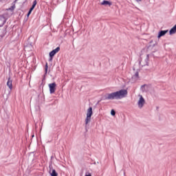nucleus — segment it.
<instances>
[{
	"label": "nucleus",
	"mask_w": 176,
	"mask_h": 176,
	"mask_svg": "<svg viewBox=\"0 0 176 176\" xmlns=\"http://www.w3.org/2000/svg\"><path fill=\"white\" fill-rule=\"evenodd\" d=\"M128 91L126 89H121L113 93L107 94L105 96L106 100H122L127 97Z\"/></svg>",
	"instance_id": "f257e3e1"
},
{
	"label": "nucleus",
	"mask_w": 176,
	"mask_h": 176,
	"mask_svg": "<svg viewBox=\"0 0 176 176\" xmlns=\"http://www.w3.org/2000/svg\"><path fill=\"white\" fill-rule=\"evenodd\" d=\"M91 116H93V107H89L87 110L86 118L85 120L86 126L91 122Z\"/></svg>",
	"instance_id": "f03ea898"
},
{
	"label": "nucleus",
	"mask_w": 176,
	"mask_h": 176,
	"mask_svg": "<svg viewBox=\"0 0 176 176\" xmlns=\"http://www.w3.org/2000/svg\"><path fill=\"white\" fill-rule=\"evenodd\" d=\"M138 97L139 99L138 100V108H140V109H141L145 105V99L144 98L142 95H139Z\"/></svg>",
	"instance_id": "7ed1b4c3"
},
{
	"label": "nucleus",
	"mask_w": 176,
	"mask_h": 176,
	"mask_svg": "<svg viewBox=\"0 0 176 176\" xmlns=\"http://www.w3.org/2000/svg\"><path fill=\"white\" fill-rule=\"evenodd\" d=\"M48 87L50 89V94H54V93H56V87H57L56 82L49 84Z\"/></svg>",
	"instance_id": "20e7f679"
},
{
	"label": "nucleus",
	"mask_w": 176,
	"mask_h": 176,
	"mask_svg": "<svg viewBox=\"0 0 176 176\" xmlns=\"http://www.w3.org/2000/svg\"><path fill=\"white\" fill-rule=\"evenodd\" d=\"M60 52V47H57L55 50H53L50 53V56L51 57L50 60H52V58L54 57V56Z\"/></svg>",
	"instance_id": "39448f33"
},
{
	"label": "nucleus",
	"mask_w": 176,
	"mask_h": 176,
	"mask_svg": "<svg viewBox=\"0 0 176 176\" xmlns=\"http://www.w3.org/2000/svg\"><path fill=\"white\" fill-rule=\"evenodd\" d=\"M141 90L143 91V93H148L149 90H151V87L148 85H144L141 87Z\"/></svg>",
	"instance_id": "423d86ee"
},
{
	"label": "nucleus",
	"mask_w": 176,
	"mask_h": 176,
	"mask_svg": "<svg viewBox=\"0 0 176 176\" xmlns=\"http://www.w3.org/2000/svg\"><path fill=\"white\" fill-rule=\"evenodd\" d=\"M13 80L10 77L8 78V82H7V86L9 87L10 90H12L13 89Z\"/></svg>",
	"instance_id": "0eeeda50"
},
{
	"label": "nucleus",
	"mask_w": 176,
	"mask_h": 176,
	"mask_svg": "<svg viewBox=\"0 0 176 176\" xmlns=\"http://www.w3.org/2000/svg\"><path fill=\"white\" fill-rule=\"evenodd\" d=\"M167 32H168V30H162L159 32L157 38H162V36H164V35H166L167 34Z\"/></svg>",
	"instance_id": "6e6552de"
},
{
	"label": "nucleus",
	"mask_w": 176,
	"mask_h": 176,
	"mask_svg": "<svg viewBox=\"0 0 176 176\" xmlns=\"http://www.w3.org/2000/svg\"><path fill=\"white\" fill-rule=\"evenodd\" d=\"M101 5L103 6H111L112 5V2L108 1L107 0H104L102 3Z\"/></svg>",
	"instance_id": "1a4fd4ad"
},
{
	"label": "nucleus",
	"mask_w": 176,
	"mask_h": 176,
	"mask_svg": "<svg viewBox=\"0 0 176 176\" xmlns=\"http://www.w3.org/2000/svg\"><path fill=\"white\" fill-rule=\"evenodd\" d=\"M35 6H36V0H35L33 2V5L32 6V8H30L29 12L28 13V16H30L31 14V12H32V10H34V9L35 8Z\"/></svg>",
	"instance_id": "9d476101"
},
{
	"label": "nucleus",
	"mask_w": 176,
	"mask_h": 176,
	"mask_svg": "<svg viewBox=\"0 0 176 176\" xmlns=\"http://www.w3.org/2000/svg\"><path fill=\"white\" fill-rule=\"evenodd\" d=\"M138 78H139L138 72H136V73L135 74V75H133V76H132V79L134 80V82L138 80Z\"/></svg>",
	"instance_id": "9b49d317"
},
{
	"label": "nucleus",
	"mask_w": 176,
	"mask_h": 176,
	"mask_svg": "<svg viewBox=\"0 0 176 176\" xmlns=\"http://www.w3.org/2000/svg\"><path fill=\"white\" fill-rule=\"evenodd\" d=\"M50 174L51 176H58V174L57 172H56V170L52 169V171L50 172Z\"/></svg>",
	"instance_id": "f8f14e48"
},
{
	"label": "nucleus",
	"mask_w": 176,
	"mask_h": 176,
	"mask_svg": "<svg viewBox=\"0 0 176 176\" xmlns=\"http://www.w3.org/2000/svg\"><path fill=\"white\" fill-rule=\"evenodd\" d=\"M111 115L112 116H115V115H116V112H115V110L112 109V110L111 111Z\"/></svg>",
	"instance_id": "ddd939ff"
},
{
	"label": "nucleus",
	"mask_w": 176,
	"mask_h": 176,
	"mask_svg": "<svg viewBox=\"0 0 176 176\" xmlns=\"http://www.w3.org/2000/svg\"><path fill=\"white\" fill-rule=\"evenodd\" d=\"M14 10V6H12L10 8H9V10Z\"/></svg>",
	"instance_id": "4468645a"
},
{
	"label": "nucleus",
	"mask_w": 176,
	"mask_h": 176,
	"mask_svg": "<svg viewBox=\"0 0 176 176\" xmlns=\"http://www.w3.org/2000/svg\"><path fill=\"white\" fill-rule=\"evenodd\" d=\"M45 72H47V63L45 65Z\"/></svg>",
	"instance_id": "2eb2a0df"
},
{
	"label": "nucleus",
	"mask_w": 176,
	"mask_h": 176,
	"mask_svg": "<svg viewBox=\"0 0 176 176\" xmlns=\"http://www.w3.org/2000/svg\"><path fill=\"white\" fill-rule=\"evenodd\" d=\"M85 176H91V173H86Z\"/></svg>",
	"instance_id": "dca6fc26"
},
{
	"label": "nucleus",
	"mask_w": 176,
	"mask_h": 176,
	"mask_svg": "<svg viewBox=\"0 0 176 176\" xmlns=\"http://www.w3.org/2000/svg\"><path fill=\"white\" fill-rule=\"evenodd\" d=\"M144 65H148V56H147V58H146V64Z\"/></svg>",
	"instance_id": "f3484780"
},
{
	"label": "nucleus",
	"mask_w": 176,
	"mask_h": 176,
	"mask_svg": "<svg viewBox=\"0 0 176 176\" xmlns=\"http://www.w3.org/2000/svg\"><path fill=\"white\" fill-rule=\"evenodd\" d=\"M136 2H142V0H135Z\"/></svg>",
	"instance_id": "a211bd4d"
},
{
	"label": "nucleus",
	"mask_w": 176,
	"mask_h": 176,
	"mask_svg": "<svg viewBox=\"0 0 176 176\" xmlns=\"http://www.w3.org/2000/svg\"><path fill=\"white\" fill-rule=\"evenodd\" d=\"M153 46H155V44H153Z\"/></svg>",
	"instance_id": "6ab92c4d"
}]
</instances>
